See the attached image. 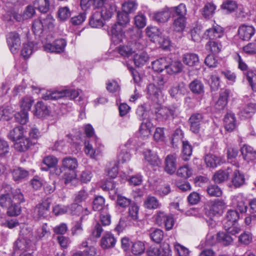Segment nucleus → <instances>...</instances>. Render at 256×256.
<instances>
[{
	"label": "nucleus",
	"mask_w": 256,
	"mask_h": 256,
	"mask_svg": "<svg viewBox=\"0 0 256 256\" xmlns=\"http://www.w3.org/2000/svg\"><path fill=\"white\" fill-rule=\"evenodd\" d=\"M147 40L144 38L142 32L136 30L132 36L131 40L126 45L120 46L117 48L118 52L124 57H129L136 50H143L146 46Z\"/></svg>",
	"instance_id": "f257e3e1"
},
{
	"label": "nucleus",
	"mask_w": 256,
	"mask_h": 256,
	"mask_svg": "<svg viewBox=\"0 0 256 256\" xmlns=\"http://www.w3.org/2000/svg\"><path fill=\"white\" fill-rule=\"evenodd\" d=\"M178 110V106L176 105H172L170 107L160 106L157 108L155 112L156 118L159 122H166L173 118Z\"/></svg>",
	"instance_id": "f03ea898"
},
{
	"label": "nucleus",
	"mask_w": 256,
	"mask_h": 256,
	"mask_svg": "<svg viewBox=\"0 0 256 256\" xmlns=\"http://www.w3.org/2000/svg\"><path fill=\"white\" fill-rule=\"evenodd\" d=\"M31 240L28 236H22L18 238L14 244V250L15 253H21L32 252Z\"/></svg>",
	"instance_id": "7ed1b4c3"
},
{
	"label": "nucleus",
	"mask_w": 256,
	"mask_h": 256,
	"mask_svg": "<svg viewBox=\"0 0 256 256\" xmlns=\"http://www.w3.org/2000/svg\"><path fill=\"white\" fill-rule=\"evenodd\" d=\"M6 42L11 52L18 53L21 45L20 34L16 32L8 33L6 36Z\"/></svg>",
	"instance_id": "20e7f679"
},
{
	"label": "nucleus",
	"mask_w": 256,
	"mask_h": 256,
	"mask_svg": "<svg viewBox=\"0 0 256 256\" xmlns=\"http://www.w3.org/2000/svg\"><path fill=\"white\" fill-rule=\"evenodd\" d=\"M12 188L8 184L3 185L0 194V206L2 208H7L12 202Z\"/></svg>",
	"instance_id": "39448f33"
},
{
	"label": "nucleus",
	"mask_w": 256,
	"mask_h": 256,
	"mask_svg": "<svg viewBox=\"0 0 256 256\" xmlns=\"http://www.w3.org/2000/svg\"><path fill=\"white\" fill-rule=\"evenodd\" d=\"M204 35L209 40H218L224 36V29L218 24L214 25L206 30Z\"/></svg>",
	"instance_id": "423d86ee"
},
{
	"label": "nucleus",
	"mask_w": 256,
	"mask_h": 256,
	"mask_svg": "<svg viewBox=\"0 0 256 256\" xmlns=\"http://www.w3.org/2000/svg\"><path fill=\"white\" fill-rule=\"evenodd\" d=\"M204 116L200 113L193 114L188 120L190 124V130L194 133L198 134L200 132L201 124L203 122Z\"/></svg>",
	"instance_id": "0eeeda50"
},
{
	"label": "nucleus",
	"mask_w": 256,
	"mask_h": 256,
	"mask_svg": "<svg viewBox=\"0 0 256 256\" xmlns=\"http://www.w3.org/2000/svg\"><path fill=\"white\" fill-rule=\"evenodd\" d=\"M66 41L62 38L56 40L52 44H46L44 46V49L48 52H61L64 50L66 46Z\"/></svg>",
	"instance_id": "6e6552de"
},
{
	"label": "nucleus",
	"mask_w": 256,
	"mask_h": 256,
	"mask_svg": "<svg viewBox=\"0 0 256 256\" xmlns=\"http://www.w3.org/2000/svg\"><path fill=\"white\" fill-rule=\"evenodd\" d=\"M230 174L232 184L235 188H240L244 184V175L238 169V168H232V172Z\"/></svg>",
	"instance_id": "1a4fd4ad"
},
{
	"label": "nucleus",
	"mask_w": 256,
	"mask_h": 256,
	"mask_svg": "<svg viewBox=\"0 0 256 256\" xmlns=\"http://www.w3.org/2000/svg\"><path fill=\"white\" fill-rule=\"evenodd\" d=\"M35 144L36 142H33L32 140H30L29 138L24 135L14 143V148L18 151L25 152Z\"/></svg>",
	"instance_id": "9d476101"
},
{
	"label": "nucleus",
	"mask_w": 256,
	"mask_h": 256,
	"mask_svg": "<svg viewBox=\"0 0 256 256\" xmlns=\"http://www.w3.org/2000/svg\"><path fill=\"white\" fill-rule=\"evenodd\" d=\"M144 156V162L152 167L159 166L161 164V160L157 154L150 150H146Z\"/></svg>",
	"instance_id": "9b49d317"
},
{
	"label": "nucleus",
	"mask_w": 256,
	"mask_h": 256,
	"mask_svg": "<svg viewBox=\"0 0 256 256\" xmlns=\"http://www.w3.org/2000/svg\"><path fill=\"white\" fill-rule=\"evenodd\" d=\"M50 204L46 202H43L37 205L34 209L33 216L36 220L44 218L49 212Z\"/></svg>",
	"instance_id": "f8f14e48"
},
{
	"label": "nucleus",
	"mask_w": 256,
	"mask_h": 256,
	"mask_svg": "<svg viewBox=\"0 0 256 256\" xmlns=\"http://www.w3.org/2000/svg\"><path fill=\"white\" fill-rule=\"evenodd\" d=\"M255 33V29L252 26L242 24L238 30V34L240 39L249 40Z\"/></svg>",
	"instance_id": "ddd939ff"
},
{
	"label": "nucleus",
	"mask_w": 256,
	"mask_h": 256,
	"mask_svg": "<svg viewBox=\"0 0 256 256\" xmlns=\"http://www.w3.org/2000/svg\"><path fill=\"white\" fill-rule=\"evenodd\" d=\"M186 92V86L183 82L174 84L168 90L170 96L175 99H178L180 96H184Z\"/></svg>",
	"instance_id": "4468645a"
},
{
	"label": "nucleus",
	"mask_w": 256,
	"mask_h": 256,
	"mask_svg": "<svg viewBox=\"0 0 256 256\" xmlns=\"http://www.w3.org/2000/svg\"><path fill=\"white\" fill-rule=\"evenodd\" d=\"M224 126L226 130L232 132L236 127V119L235 115L232 112H228L224 118Z\"/></svg>",
	"instance_id": "2eb2a0df"
},
{
	"label": "nucleus",
	"mask_w": 256,
	"mask_h": 256,
	"mask_svg": "<svg viewBox=\"0 0 256 256\" xmlns=\"http://www.w3.org/2000/svg\"><path fill=\"white\" fill-rule=\"evenodd\" d=\"M112 40L116 44L122 42L124 38V32L120 26L114 24L111 28Z\"/></svg>",
	"instance_id": "dca6fc26"
},
{
	"label": "nucleus",
	"mask_w": 256,
	"mask_h": 256,
	"mask_svg": "<svg viewBox=\"0 0 256 256\" xmlns=\"http://www.w3.org/2000/svg\"><path fill=\"white\" fill-rule=\"evenodd\" d=\"M176 154H168L165 159L164 170L168 174H174L176 168Z\"/></svg>",
	"instance_id": "f3484780"
},
{
	"label": "nucleus",
	"mask_w": 256,
	"mask_h": 256,
	"mask_svg": "<svg viewBox=\"0 0 256 256\" xmlns=\"http://www.w3.org/2000/svg\"><path fill=\"white\" fill-rule=\"evenodd\" d=\"M171 16L169 8L166 7L162 10L155 12L153 18L158 23H164L169 20Z\"/></svg>",
	"instance_id": "a211bd4d"
},
{
	"label": "nucleus",
	"mask_w": 256,
	"mask_h": 256,
	"mask_svg": "<svg viewBox=\"0 0 256 256\" xmlns=\"http://www.w3.org/2000/svg\"><path fill=\"white\" fill-rule=\"evenodd\" d=\"M232 172V168L228 167L226 170H220L213 176L214 180L216 183H222L227 180Z\"/></svg>",
	"instance_id": "6ab92c4d"
},
{
	"label": "nucleus",
	"mask_w": 256,
	"mask_h": 256,
	"mask_svg": "<svg viewBox=\"0 0 256 256\" xmlns=\"http://www.w3.org/2000/svg\"><path fill=\"white\" fill-rule=\"evenodd\" d=\"M50 234V230L46 224H42L34 232V237L36 240L48 238Z\"/></svg>",
	"instance_id": "aec40b11"
},
{
	"label": "nucleus",
	"mask_w": 256,
	"mask_h": 256,
	"mask_svg": "<svg viewBox=\"0 0 256 256\" xmlns=\"http://www.w3.org/2000/svg\"><path fill=\"white\" fill-rule=\"evenodd\" d=\"M116 242V240L114 236L111 233L106 232L101 240L100 246L104 249L114 247Z\"/></svg>",
	"instance_id": "412c9836"
},
{
	"label": "nucleus",
	"mask_w": 256,
	"mask_h": 256,
	"mask_svg": "<svg viewBox=\"0 0 256 256\" xmlns=\"http://www.w3.org/2000/svg\"><path fill=\"white\" fill-rule=\"evenodd\" d=\"M116 10V5L113 2H109L102 8L100 16L104 20H108L112 18Z\"/></svg>",
	"instance_id": "4be33fe9"
},
{
	"label": "nucleus",
	"mask_w": 256,
	"mask_h": 256,
	"mask_svg": "<svg viewBox=\"0 0 256 256\" xmlns=\"http://www.w3.org/2000/svg\"><path fill=\"white\" fill-rule=\"evenodd\" d=\"M138 6L136 0H126L122 4V11L130 14L136 11Z\"/></svg>",
	"instance_id": "5701e85b"
},
{
	"label": "nucleus",
	"mask_w": 256,
	"mask_h": 256,
	"mask_svg": "<svg viewBox=\"0 0 256 256\" xmlns=\"http://www.w3.org/2000/svg\"><path fill=\"white\" fill-rule=\"evenodd\" d=\"M246 199L242 194H238L234 196L233 204L236 206L237 208L242 213L246 212L247 210V206L246 204Z\"/></svg>",
	"instance_id": "b1692460"
},
{
	"label": "nucleus",
	"mask_w": 256,
	"mask_h": 256,
	"mask_svg": "<svg viewBox=\"0 0 256 256\" xmlns=\"http://www.w3.org/2000/svg\"><path fill=\"white\" fill-rule=\"evenodd\" d=\"M95 144L96 146L94 148L92 142L89 141L85 142L84 152L87 156L93 158H94L101 152L100 148H97L96 143Z\"/></svg>",
	"instance_id": "393cba45"
},
{
	"label": "nucleus",
	"mask_w": 256,
	"mask_h": 256,
	"mask_svg": "<svg viewBox=\"0 0 256 256\" xmlns=\"http://www.w3.org/2000/svg\"><path fill=\"white\" fill-rule=\"evenodd\" d=\"M145 31L147 36L154 42L158 40L159 38L162 34L158 28L152 26H148L146 28Z\"/></svg>",
	"instance_id": "a878e982"
},
{
	"label": "nucleus",
	"mask_w": 256,
	"mask_h": 256,
	"mask_svg": "<svg viewBox=\"0 0 256 256\" xmlns=\"http://www.w3.org/2000/svg\"><path fill=\"white\" fill-rule=\"evenodd\" d=\"M229 94L230 92L228 90L221 92L219 98L215 104L216 108L218 110L220 111L224 110L226 106Z\"/></svg>",
	"instance_id": "bb28decb"
},
{
	"label": "nucleus",
	"mask_w": 256,
	"mask_h": 256,
	"mask_svg": "<svg viewBox=\"0 0 256 256\" xmlns=\"http://www.w3.org/2000/svg\"><path fill=\"white\" fill-rule=\"evenodd\" d=\"M25 132L24 127L22 126H18L10 132L8 136L10 140L15 142L24 135Z\"/></svg>",
	"instance_id": "cd10ccee"
},
{
	"label": "nucleus",
	"mask_w": 256,
	"mask_h": 256,
	"mask_svg": "<svg viewBox=\"0 0 256 256\" xmlns=\"http://www.w3.org/2000/svg\"><path fill=\"white\" fill-rule=\"evenodd\" d=\"M48 106L42 102H38L34 106V114L38 118H42L49 114Z\"/></svg>",
	"instance_id": "c85d7f7f"
},
{
	"label": "nucleus",
	"mask_w": 256,
	"mask_h": 256,
	"mask_svg": "<svg viewBox=\"0 0 256 256\" xmlns=\"http://www.w3.org/2000/svg\"><path fill=\"white\" fill-rule=\"evenodd\" d=\"M256 112V104L250 103L244 107L239 112L238 115L242 118H249Z\"/></svg>",
	"instance_id": "c756f323"
},
{
	"label": "nucleus",
	"mask_w": 256,
	"mask_h": 256,
	"mask_svg": "<svg viewBox=\"0 0 256 256\" xmlns=\"http://www.w3.org/2000/svg\"><path fill=\"white\" fill-rule=\"evenodd\" d=\"M169 8L173 17L186 18V8L185 4H180L178 6L170 7Z\"/></svg>",
	"instance_id": "7c9ffc66"
},
{
	"label": "nucleus",
	"mask_w": 256,
	"mask_h": 256,
	"mask_svg": "<svg viewBox=\"0 0 256 256\" xmlns=\"http://www.w3.org/2000/svg\"><path fill=\"white\" fill-rule=\"evenodd\" d=\"M159 200L154 196H148L144 202V206L148 210H154L160 207Z\"/></svg>",
	"instance_id": "2f4dec72"
},
{
	"label": "nucleus",
	"mask_w": 256,
	"mask_h": 256,
	"mask_svg": "<svg viewBox=\"0 0 256 256\" xmlns=\"http://www.w3.org/2000/svg\"><path fill=\"white\" fill-rule=\"evenodd\" d=\"M241 152L244 159L248 162L256 158V152L248 145H244L241 148Z\"/></svg>",
	"instance_id": "473e14b6"
},
{
	"label": "nucleus",
	"mask_w": 256,
	"mask_h": 256,
	"mask_svg": "<svg viewBox=\"0 0 256 256\" xmlns=\"http://www.w3.org/2000/svg\"><path fill=\"white\" fill-rule=\"evenodd\" d=\"M152 128V124L150 121L146 120L142 122L139 129L140 136L143 138L149 137L151 134Z\"/></svg>",
	"instance_id": "72a5a7b5"
},
{
	"label": "nucleus",
	"mask_w": 256,
	"mask_h": 256,
	"mask_svg": "<svg viewBox=\"0 0 256 256\" xmlns=\"http://www.w3.org/2000/svg\"><path fill=\"white\" fill-rule=\"evenodd\" d=\"M130 22V17L128 14L122 11L117 12V22L114 24H118L122 28L129 24Z\"/></svg>",
	"instance_id": "f704fd0d"
},
{
	"label": "nucleus",
	"mask_w": 256,
	"mask_h": 256,
	"mask_svg": "<svg viewBox=\"0 0 256 256\" xmlns=\"http://www.w3.org/2000/svg\"><path fill=\"white\" fill-rule=\"evenodd\" d=\"M182 62L187 66H194L199 62L198 56L196 54L186 53L184 54L182 56Z\"/></svg>",
	"instance_id": "c9c22d12"
},
{
	"label": "nucleus",
	"mask_w": 256,
	"mask_h": 256,
	"mask_svg": "<svg viewBox=\"0 0 256 256\" xmlns=\"http://www.w3.org/2000/svg\"><path fill=\"white\" fill-rule=\"evenodd\" d=\"M204 162L207 167L215 168L221 162V158L212 154H208L204 158Z\"/></svg>",
	"instance_id": "e433bc0d"
},
{
	"label": "nucleus",
	"mask_w": 256,
	"mask_h": 256,
	"mask_svg": "<svg viewBox=\"0 0 256 256\" xmlns=\"http://www.w3.org/2000/svg\"><path fill=\"white\" fill-rule=\"evenodd\" d=\"M90 26L94 28H100L104 25L100 13L96 12L94 13L89 19Z\"/></svg>",
	"instance_id": "4c0bfd02"
},
{
	"label": "nucleus",
	"mask_w": 256,
	"mask_h": 256,
	"mask_svg": "<svg viewBox=\"0 0 256 256\" xmlns=\"http://www.w3.org/2000/svg\"><path fill=\"white\" fill-rule=\"evenodd\" d=\"M222 45L219 40H210L206 45L207 50L213 54H218L222 50Z\"/></svg>",
	"instance_id": "58836bf2"
},
{
	"label": "nucleus",
	"mask_w": 256,
	"mask_h": 256,
	"mask_svg": "<svg viewBox=\"0 0 256 256\" xmlns=\"http://www.w3.org/2000/svg\"><path fill=\"white\" fill-rule=\"evenodd\" d=\"M64 97V90L58 91H47L43 94L42 98L44 100H56Z\"/></svg>",
	"instance_id": "ea45409f"
},
{
	"label": "nucleus",
	"mask_w": 256,
	"mask_h": 256,
	"mask_svg": "<svg viewBox=\"0 0 256 256\" xmlns=\"http://www.w3.org/2000/svg\"><path fill=\"white\" fill-rule=\"evenodd\" d=\"M149 56L147 53L141 52L136 54L134 56V61L136 66L140 67L143 66L148 62Z\"/></svg>",
	"instance_id": "a19ab883"
},
{
	"label": "nucleus",
	"mask_w": 256,
	"mask_h": 256,
	"mask_svg": "<svg viewBox=\"0 0 256 256\" xmlns=\"http://www.w3.org/2000/svg\"><path fill=\"white\" fill-rule=\"evenodd\" d=\"M190 90L194 94H200L204 92V86L202 82L198 80L192 81L189 85Z\"/></svg>",
	"instance_id": "79ce46f5"
},
{
	"label": "nucleus",
	"mask_w": 256,
	"mask_h": 256,
	"mask_svg": "<svg viewBox=\"0 0 256 256\" xmlns=\"http://www.w3.org/2000/svg\"><path fill=\"white\" fill-rule=\"evenodd\" d=\"M239 218L238 213L235 210H230L228 211L226 217L224 220V224H229L232 226L236 222Z\"/></svg>",
	"instance_id": "37998d69"
},
{
	"label": "nucleus",
	"mask_w": 256,
	"mask_h": 256,
	"mask_svg": "<svg viewBox=\"0 0 256 256\" xmlns=\"http://www.w3.org/2000/svg\"><path fill=\"white\" fill-rule=\"evenodd\" d=\"M34 8L40 12H46L50 8V0H34L33 2Z\"/></svg>",
	"instance_id": "c03bdc74"
},
{
	"label": "nucleus",
	"mask_w": 256,
	"mask_h": 256,
	"mask_svg": "<svg viewBox=\"0 0 256 256\" xmlns=\"http://www.w3.org/2000/svg\"><path fill=\"white\" fill-rule=\"evenodd\" d=\"M147 91L150 98L154 100H158L162 94V92L160 89L158 88L154 84H150L148 86Z\"/></svg>",
	"instance_id": "a18cd8bd"
},
{
	"label": "nucleus",
	"mask_w": 256,
	"mask_h": 256,
	"mask_svg": "<svg viewBox=\"0 0 256 256\" xmlns=\"http://www.w3.org/2000/svg\"><path fill=\"white\" fill-rule=\"evenodd\" d=\"M151 240L156 243H160L164 238L163 232L158 228H152L149 230Z\"/></svg>",
	"instance_id": "49530a36"
},
{
	"label": "nucleus",
	"mask_w": 256,
	"mask_h": 256,
	"mask_svg": "<svg viewBox=\"0 0 256 256\" xmlns=\"http://www.w3.org/2000/svg\"><path fill=\"white\" fill-rule=\"evenodd\" d=\"M168 62L166 58H160L152 62L153 70L157 72H162L164 70H166Z\"/></svg>",
	"instance_id": "de8ad7c7"
},
{
	"label": "nucleus",
	"mask_w": 256,
	"mask_h": 256,
	"mask_svg": "<svg viewBox=\"0 0 256 256\" xmlns=\"http://www.w3.org/2000/svg\"><path fill=\"white\" fill-rule=\"evenodd\" d=\"M182 68V64L179 61L172 62L170 64H168L166 72L170 74L180 72Z\"/></svg>",
	"instance_id": "09e8293b"
},
{
	"label": "nucleus",
	"mask_w": 256,
	"mask_h": 256,
	"mask_svg": "<svg viewBox=\"0 0 256 256\" xmlns=\"http://www.w3.org/2000/svg\"><path fill=\"white\" fill-rule=\"evenodd\" d=\"M13 110L10 106H3L0 108V120L8 121L12 116Z\"/></svg>",
	"instance_id": "8fccbe9b"
},
{
	"label": "nucleus",
	"mask_w": 256,
	"mask_h": 256,
	"mask_svg": "<svg viewBox=\"0 0 256 256\" xmlns=\"http://www.w3.org/2000/svg\"><path fill=\"white\" fill-rule=\"evenodd\" d=\"M218 241L224 246L230 244L233 241L232 238L228 232H219L216 234Z\"/></svg>",
	"instance_id": "3c124183"
},
{
	"label": "nucleus",
	"mask_w": 256,
	"mask_h": 256,
	"mask_svg": "<svg viewBox=\"0 0 256 256\" xmlns=\"http://www.w3.org/2000/svg\"><path fill=\"white\" fill-rule=\"evenodd\" d=\"M186 18H174L172 23L174 30L177 32H181L186 27Z\"/></svg>",
	"instance_id": "603ef678"
},
{
	"label": "nucleus",
	"mask_w": 256,
	"mask_h": 256,
	"mask_svg": "<svg viewBox=\"0 0 256 256\" xmlns=\"http://www.w3.org/2000/svg\"><path fill=\"white\" fill-rule=\"evenodd\" d=\"M28 172L21 168L14 169L12 172L13 178L15 181H19L25 178L28 176Z\"/></svg>",
	"instance_id": "864d4df0"
},
{
	"label": "nucleus",
	"mask_w": 256,
	"mask_h": 256,
	"mask_svg": "<svg viewBox=\"0 0 256 256\" xmlns=\"http://www.w3.org/2000/svg\"><path fill=\"white\" fill-rule=\"evenodd\" d=\"M78 162L76 158L66 157L62 160V166L71 171L74 170L78 166Z\"/></svg>",
	"instance_id": "5fc2aeb1"
},
{
	"label": "nucleus",
	"mask_w": 256,
	"mask_h": 256,
	"mask_svg": "<svg viewBox=\"0 0 256 256\" xmlns=\"http://www.w3.org/2000/svg\"><path fill=\"white\" fill-rule=\"evenodd\" d=\"M238 154V150L236 148H230L228 149V162L232 164L234 166L238 168L239 164L236 161V158Z\"/></svg>",
	"instance_id": "6e6d98bb"
},
{
	"label": "nucleus",
	"mask_w": 256,
	"mask_h": 256,
	"mask_svg": "<svg viewBox=\"0 0 256 256\" xmlns=\"http://www.w3.org/2000/svg\"><path fill=\"white\" fill-rule=\"evenodd\" d=\"M134 24L138 28H144L146 24V16L141 12H139L134 18Z\"/></svg>",
	"instance_id": "4d7b16f0"
},
{
	"label": "nucleus",
	"mask_w": 256,
	"mask_h": 256,
	"mask_svg": "<svg viewBox=\"0 0 256 256\" xmlns=\"http://www.w3.org/2000/svg\"><path fill=\"white\" fill-rule=\"evenodd\" d=\"M216 8V6L213 3L208 2L204 7L202 14L206 18H210L214 15Z\"/></svg>",
	"instance_id": "13d9d810"
},
{
	"label": "nucleus",
	"mask_w": 256,
	"mask_h": 256,
	"mask_svg": "<svg viewBox=\"0 0 256 256\" xmlns=\"http://www.w3.org/2000/svg\"><path fill=\"white\" fill-rule=\"evenodd\" d=\"M177 175L183 178H188L192 174V170L188 165L180 167L177 170Z\"/></svg>",
	"instance_id": "bf43d9fd"
},
{
	"label": "nucleus",
	"mask_w": 256,
	"mask_h": 256,
	"mask_svg": "<svg viewBox=\"0 0 256 256\" xmlns=\"http://www.w3.org/2000/svg\"><path fill=\"white\" fill-rule=\"evenodd\" d=\"M145 250L144 244L140 241L134 242L131 246V250L135 255H140L142 254Z\"/></svg>",
	"instance_id": "052dcab7"
},
{
	"label": "nucleus",
	"mask_w": 256,
	"mask_h": 256,
	"mask_svg": "<svg viewBox=\"0 0 256 256\" xmlns=\"http://www.w3.org/2000/svg\"><path fill=\"white\" fill-rule=\"evenodd\" d=\"M7 210V214L10 216H17L20 214L21 208L19 206L15 203L12 202V204L8 206Z\"/></svg>",
	"instance_id": "680f3d73"
},
{
	"label": "nucleus",
	"mask_w": 256,
	"mask_h": 256,
	"mask_svg": "<svg viewBox=\"0 0 256 256\" xmlns=\"http://www.w3.org/2000/svg\"><path fill=\"white\" fill-rule=\"evenodd\" d=\"M58 15L60 20L64 21L70 17L71 12L68 6L60 7L58 10Z\"/></svg>",
	"instance_id": "e2e57ef3"
},
{
	"label": "nucleus",
	"mask_w": 256,
	"mask_h": 256,
	"mask_svg": "<svg viewBox=\"0 0 256 256\" xmlns=\"http://www.w3.org/2000/svg\"><path fill=\"white\" fill-rule=\"evenodd\" d=\"M208 194L211 196L219 197L222 195V192L220 188L216 184L210 185L206 189Z\"/></svg>",
	"instance_id": "0e129e2a"
},
{
	"label": "nucleus",
	"mask_w": 256,
	"mask_h": 256,
	"mask_svg": "<svg viewBox=\"0 0 256 256\" xmlns=\"http://www.w3.org/2000/svg\"><path fill=\"white\" fill-rule=\"evenodd\" d=\"M238 8V5L236 1L227 0L223 2L222 8L226 10L228 12H232Z\"/></svg>",
	"instance_id": "69168bd1"
},
{
	"label": "nucleus",
	"mask_w": 256,
	"mask_h": 256,
	"mask_svg": "<svg viewBox=\"0 0 256 256\" xmlns=\"http://www.w3.org/2000/svg\"><path fill=\"white\" fill-rule=\"evenodd\" d=\"M245 76L252 90L256 92V74L252 71L248 70Z\"/></svg>",
	"instance_id": "338daca9"
},
{
	"label": "nucleus",
	"mask_w": 256,
	"mask_h": 256,
	"mask_svg": "<svg viewBox=\"0 0 256 256\" xmlns=\"http://www.w3.org/2000/svg\"><path fill=\"white\" fill-rule=\"evenodd\" d=\"M244 52L250 55H254L256 54V38L252 42L243 47Z\"/></svg>",
	"instance_id": "774afa93"
}]
</instances>
